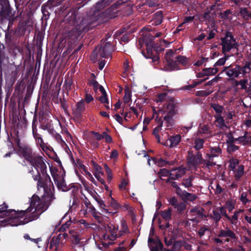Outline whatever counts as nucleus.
<instances>
[{
    "label": "nucleus",
    "mask_w": 251,
    "mask_h": 251,
    "mask_svg": "<svg viewBox=\"0 0 251 251\" xmlns=\"http://www.w3.org/2000/svg\"><path fill=\"white\" fill-rule=\"evenodd\" d=\"M163 19V13L159 11L156 12L154 15L153 19L152 20V25H160Z\"/></svg>",
    "instance_id": "obj_27"
},
{
    "label": "nucleus",
    "mask_w": 251,
    "mask_h": 251,
    "mask_svg": "<svg viewBox=\"0 0 251 251\" xmlns=\"http://www.w3.org/2000/svg\"><path fill=\"white\" fill-rule=\"evenodd\" d=\"M17 213L15 210H8L7 206L5 204L0 205V225L4 226L9 224L14 226L12 223H16V218Z\"/></svg>",
    "instance_id": "obj_7"
},
{
    "label": "nucleus",
    "mask_w": 251,
    "mask_h": 251,
    "mask_svg": "<svg viewBox=\"0 0 251 251\" xmlns=\"http://www.w3.org/2000/svg\"><path fill=\"white\" fill-rule=\"evenodd\" d=\"M203 18L207 21H210L214 19V15L211 16L210 15V13L209 11H208L207 12H205L204 13L203 15Z\"/></svg>",
    "instance_id": "obj_59"
},
{
    "label": "nucleus",
    "mask_w": 251,
    "mask_h": 251,
    "mask_svg": "<svg viewBox=\"0 0 251 251\" xmlns=\"http://www.w3.org/2000/svg\"><path fill=\"white\" fill-rule=\"evenodd\" d=\"M181 136L179 134L173 136H171L168 142H169V146L171 148L176 147L181 141Z\"/></svg>",
    "instance_id": "obj_26"
},
{
    "label": "nucleus",
    "mask_w": 251,
    "mask_h": 251,
    "mask_svg": "<svg viewBox=\"0 0 251 251\" xmlns=\"http://www.w3.org/2000/svg\"><path fill=\"white\" fill-rule=\"evenodd\" d=\"M170 173L167 169H161L159 170L158 173V176L160 177L161 179H163V177H166L168 176H170Z\"/></svg>",
    "instance_id": "obj_43"
},
{
    "label": "nucleus",
    "mask_w": 251,
    "mask_h": 251,
    "mask_svg": "<svg viewBox=\"0 0 251 251\" xmlns=\"http://www.w3.org/2000/svg\"><path fill=\"white\" fill-rule=\"evenodd\" d=\"M62 235L59 234L56 237H53L50 240V248L56 251L60 243Z\"/></svg>",
    "instance_id": "obj_22"
},
{
    "label": "nucleus",
    "mask_w": 251,
    "mask_h": 251,
    "mask_svg": "<svg viewBox=\"0 0 251 251\" xmlns=\"http://www.w3.org/2000/svg\"><path fill=\"white\" fill-rule=\"evenodd\" d=\"M33 179L37 181L38 192H43L41 200L39 198V203L45 211L55 199L52 183L49 176L41 178L39 176H33Z\"/></svg>",
    "instance_id": "obj_2"
},
{
    "label": "nucleus",
    "mask_w": 251,
    "mask_h": 251,
    "mask_svg": "<svg viewBox=\"0 0 251 251\" xmlns=\"http://www.w3.org/2000/svg\"><path fill=\"white\" fill-rule=\"evenodd\" d=\"M149 246H153L154 249L163 250V245L159 240L154 241L152 238H149L148 240Z\"/></svg>",
    "instance_id": "obj_28"
},
{
    "label": "nucleus",
    "mask_w": 251,
    "mask_h": 251,
    "mask_svg": "<svg viewBox=\"0 0 251 251\" xmlns=\"http://www.w3.org/2000/svg\"><path fill=\"white\" fill-rule=\"evenodd\" d=\"M188 154L187 163L189 167H195L197 165L202 163L201 154L199 152L194 155L192 151H188Z\"/></svg>",
    "instance_id": "obj_13"
},
{
    "label": "nucleus",
    "mask_w": 251,
    "mask_h": 251,
    "mask_svg": "<svg viewBox=\"0 0 251 251\" xmlns=\"http://www.w3.org/2000/svg\"><path fill=\"white\" fill-rule=\"evenodd\" d=\"M91 163L93 168V173L94 176L101 183L104 184V180L101 178V176L104 175L101 167L94 161H92Z\"/></svg>",
    "instance_id": "obj_14"
},
{
    "label": "nucleus",
    "mask_w": 251,
    "mask_h": 251,
    "mask_svg": "<svg viewBox=\"0 0 251 251\" xmlns=\"http://www.w3.org/2000/svg\"><path fill=\"white\" fill-rule=\"evenodd\" d=\"M97 201L99 204L100 208L103 209V211L106 213H109L107 209H105V207L106 205L104 202V201L102 200H97Z\"/></svg>",
    "instance_id": "obj_57"
},
{
    "label": "nucleus",
    "mask_w": 251,
    "mask_h": 251,
    "mask_svg": "<svg viewBox=\"0 0 251 251\" xmlns=\"http://www.w3.org/2000/svg\"><path fill=\"white\" fill-rule=\"evenodd\" d=\"M239 161L237 159L231 158L229 160V168L231 171H233L240 166Z\"/></svg>",
    "instance_id": "obj_38"
},
{
    "label": "nucleus",
    "mask_w": 251,
    "mask_h": 251,
    "mask_svg": "<svg viewBox=\"0 0 251 251\" xmlns=\"http://www.w3.org/2000/svg\"><path fill=\"white\" fill-rule=\"evenodd\" d=\"M194 177L192 176H189L188 178L183 179L182 180V184L186 188L190 187L192 186V180Z\"/></svg>",
    "instance_id": "obj_40"
},
{
    "label": "nucleus",
    "mask_w": 251,
    "mask_h": 251,
    "mask_svg": "<svg viewBox=\"0 0 251 251\" xmlns=\"http://www.w3.org/2000/svg\"><path fill=\"white\" fill-rule=\"evenodd\" d=\"M155 120L158 124L157 126L153 129V133L155 136L156 138L159 139L158 132L161 130V127L162 126L163 122L161 120V118L158 119V118H156Z\"/></svg>",
    "instance_id": "obj_36"
},
{
    "label": "nucleus",
    "mask_w": 251,
    "mask_h": 251,
    "mask_svg": "<svg viewBox=\"0 0 251 251\" xmlns=\"http://www.w3.org/2000/svg\"><path fill=\"white\" fill-rule=\"evenodd\" d=\"M131 97V91L128 86H126L125 88V96L124 97V101L125 103H128Z\"/></svg>",
    "instance_id": "obj_35"
},
{
    "label": "nucleus",
    "mask_w": 251,
    "mask_h": 251,
    "mask_svg": "<svg viewBox=\"0 0 251 251\" xmlns=\"http://www.w3.org/2000/svg\"><path fill=\"white\" fill-rule=\"evenodd\" d=\"M221 40L222 51L224 53L226 52L229 51L231 49L236 48L237 47L236 40L230 33H227L226 36L222 38Z\"/></svg>",
    "instance_id": "obj_9"
},
{
    "label": "nucleus",
    "mask_w": 251,
    "mask_h": 251,
    "mask_svg": "<svg viewBox=\"0 0 251 251\" xmlns=\"http://www.w3.org/2000/svg\"><path fill=\"white\" fill-rule=\"evenodd\" d=\"M229 57V55H226V54H225V56L223 58H220L215 63V64L214 65V66L215 67H217V66H223L224 65L226 61L227 60V59Z\"/></svg>",
    "instance_id": "obj_41"
},
{
    "label": "nucleus",
    "mask_w": 251,
    "mask_h": 251,
    "mask_svg": "<svg viewBox=\"0 0 251 251\" xmlns=\"http://www.w3.org/2000/svg\"><path fill=\"white\" fill-rule=\"evenodd\" d=\"M211 106L217 114V115H220V114L223 111L224 109L222 106L216 103H212Z\"/></svg>",
    "instance_id": "obj_42"
},
{
    "label": "nucleus",
    "mask_w": 251,
    "mask_h": 251,
    "mask_svg": "<svg viewBox=\"0 0 251 251\" xmlns=\"http://www.w3.org/2000/svg\"><path fill=\"white\" fill-rule=\"evenodd\" d=\"M100 91L101 93V96L99 97V100L101 102V103L104 104V106L107 109H110V108L112 106V104H109L106 91L102 86H100Z\"/></svg>",
    "instance_id": "obj_20"
},
{
    "label": "nucleus",
    "mask_w": 251,
    "mask_h": 251,
    "mask_svg": "<svg viewBox=\"0 0 251 251\" xmlns=\"http://www.w3.org/2000/svg\"><path fill=\"white\" fill-rule=\"evenodd\" d=\"M235 140L244 146L251 144V136L247 131L245 132L243 136L237 138Z\"/></svg>",
    "instance_id": "obj_21"
},
{
    "label": "nucleus",
    "mask_w": 251,
    "mask_h": 251,
    "mask_svg": "<svg viewBox=\"0 0 251 251\" xmlns=\"http://www.w3.org/2000/svg\"><path fill=\"white\" fill-rule=\"evenodd\" d=\"M218 236L224 240V242H229L230 239H234L235 235L234 232L231 230H221Z\"/></svg>",
    "instance_id": "obj_16"
},
{
    "label": "nucleus",
    "mask_w": 251,
    "mask_h": 251,
    "mask_svg": "<svg viewBox=\"0 0 251 251\" xmlns=\"http://www.w3.org/2000/svg\"><path fill=\"white\" fill-rule=\"evenodd\" d=\"M171 98H169L166 93H162L159 94L158 96L157 99L156 100L157 102H162L163 101L166 100V102H167V100L170 99Z\"/></svg>",
    "instance_id": "obj_46"
},
{
    "label": "nucleus",
    "mask_w": 251,
    "mask_h": 251,
    "mask_svg": "<svg viewBox=\"0 0 251 251\" xmlns=\"http://www.w3.org/2000/svg\"><path fill=\"white\" fill-rule=\"evenodd\" d=\"M233 172L235 180L239 181L244 174V167L243 165H240Z\"/></svg>",
    "instance_id": "obj_23"
},
{
    "label": "nucleus",
    "mask_w": 251,
    "mask_h": 251,
    "mask_svg": "<svg viewBox=\"0 0 251 251\" xmlns=\"http://www.w3.org/2000/svg\"><path fill=\"white\" fill-rule=\"evenodd\" d=\"M124 241L120 243L119 246L118 248L115 249L114 251H127L126 247L124 245Z\"/></svg>",
    "instance_id": "obj_52"
},
{
    "label": "nucleus",
    "mask_w": 251,
    "mask_h": 251,
    "mask_svg": "<svg viewBox=\"0 0 251 251\" xmlns=\"http://www.w3.org/2000/svg\"><path fill=\"white\" fill-rule=\"evenodd\" d=\"M180 196L183 200L189 201H195L198 198V197L195 194L188 193L186 191L182 192Z\"/></svg>",
    "instance_id": "obj_25"
},
{
    "label": "nucleus",
    "mask_w": 251,
    "mask_h": 251,
    "mask_svg": "<svg viewBox=\"0 0 251 251\" xmlns=\"http://www.w3.org/2000/svg\"><path fill=\"white\" fill-rule=\"evenodd\" d=\"M241 74L243 76L246 77L247 74L251 73V62L247 61L242 67L240 66Z\"/></svg>",
    "instance_id": "obj_24"
},
{
    "label": "nucleus",
    "mask_w": 251,
    "mask_h": 251,
    "mask_svg": "<svg viewBox=\"0 0 251 251\" xmlns=\"http://www.w3.org/2000/svg\"><path fill=\"white\" fill-rule=\"evenodd\" d=\"M70 234L71 235V241L73 244L75 245H78L81 240L79 235L73 230H70L69 231Z\"/></svg>",
    "instance_id": "obj_31"
},
{
    "label": "nucleus",
    "mask_w": 251,
    "mask_h": 251,
    "mask_svg": "<svg viewBox=\"0 0 251 251\" xmlns=\"http://www.w3.org/2000/svg\"><path fill=\"white\" fill-rule=\"evenodd\" d=\"M236 138H234V137L232 136L230 133H229L228 134V139L226 141V143L227 145H229L231 144H234L235 141H237L235 140Z\"/></svg>",
    "instance_id": "obj_58"
},
{
    "label": "nucleus",
    "mask_w": 251,
    "mask_h": 251,
    "mask_svg": "<svg viewBox=\"0 0 251 251\" xmlns=\"http://www.w3.org/2000/svg\"><path fill=\"white\" fill-rule=\"evenodd\" d=\"M223 72H225L226 75L231 79L238 78L241 74L240 66L235 65L224 67Z\"/></svg>",
    "instance_id": "obj_11"
},
{
    "label": "nucleus",
    "mask_w": 251,
    "mask_h": 251,
    "mask_svg": "<svg viewBox=\"0 0 251 251\" xmlns=\"http://www.w3.org/2000/svg\"><path fill=\"white\" fill-rule=\"evenodd\" d=\"M204 211L202 208L195 206L187 211L186 218L188 220L198 224L200 222L201 219L204 216Z\"/></svg>",
    "instance_id": "obj_8"
},
{
    "label": "nucleus",
    "mask_w": 251,
    "mask_h": 251,
    "mask_svg": "<svg viewBox=\"0 0 251 251\" xmlns=\"http://www.w3.org/2000/svg\"><path fill=\"white\" fill-rule=\"evenodd\" d=\"M239 149V147L234 144H231L229 145H227V151L228 153H231L232 152H234L237 150H238Z\"/></svg>",
    "instance_id": "obj_50"
},
{
    "label": "nucleus",
    "mask_w": 251,
    "mask_h": 251,
    "mask_svg": "<svg viewBox=\"0 0 251 251\" xmlns=\"http://www.w3.org/2000/svg\"><path fill=\"white\" fill-rule=\"evenodd\" d=\"M127 231V226L126 225V224L124 222H123L122 223L121 225V229L120 230V232H121V235H122L124 233H125Z\"/></svg>",
    "instance_id": "obj_62"
},
{
    "label": "nucleus",
    "mask_w": 251,
    "mask_h": 251,
    "mask_svg": "<svg viewBox=\"0 0 251 251\" xmlns=\"http://www.w3.org/2000/svg\"><path fill=\"white\" fill-rule=\"evenodd\" d=\"M215 122L217 127L220 128H223L224 127H226L225 120L223 117H222L220 115H216L215 116Z\"/></svg>",
    "instance_id": "obj_33"
},
{
    "label": "nucleus",
    "mask_w": 251,
    "mask_h": 251,
    "mask_svg": "<svg viewBox=\"0 0 251 251\" xmlns=\"http://www.w3.org/2000/svg\"><path fill=\"white\" fill-rule=\"evenodd\" d=\"M218 71V69L217 67H215L213 66L212 68H207L203 69L202 70V74L203 75H212L216 74Z\"/></svg>",
    "instance_id": "obj_30"
},
{
    "label": "nucleus",
    "mask_w": 251,
    "mask_h": 251,
    "mask_svg": "<svg viewBox=\"0 0 251 251\" xmlns=\"http://www.w3.org/2000/svg\"><path fill=\"white\" fill-rule=\"evenodd\" d=\"M224 190H225V188H223L219 183H217L216 184V188L215 189V193L216 194H220Z\"/></svg>",
    "instance_id": "obj_56"
},
{
    "label": "nucleus",
    "mask_w": 251,
    "mask_h": 251,
    "mask_svg": "<svg viewBox=\"0 0 251 251\" xmlns=\"http://www.w3.org/2000/svg\"><path fill=\"white\" fill-rule=\"evenodd\" d=\"M161 35V32H157L156 34H155V36H152L150 34H147L145 35V37H144V40L146 41V39L147 38H149L151 41L154 40V39L155 38V37H159L160 35Z\"/></svg>",
    "instance_id": "obj_53"
},
{
    "label": "nucleus",
    "mask_w": 251,
    "mask_h": 251,
    "mask_svg": "<svg viewBox=\"0 0 251 251\" xmlns=\"http://www.w3.org/2000/svg\"><path fill=\"white\" fill-rule=\"evenodd\" d=\"M220 78V77L219 76V75H217L214 78H213L212 80L209 81L208 82H206L205 84V86H211L213 85L214 83H217L219 79Z\"/></svg>",
    "instance_id": "obj_54"
},
{
    "label": "nucleus",
    "mask_w": 251,
    "mask_h": 251,
    "mask_svg": "<svg viewBox=\"0 0 251 251\" xmlns=\"http://www.w3.org/2000/svg\"><path fill=\"white\" fill-rule=\"evenodd\" d=\"M85 109L83 101L81 100L76 103L75 106L73 108V115L77 119L81 118L82 112Z\"/></svg>",
    "instance_id": "obj_15"
},
{
    "label": "nucleus",
    "mask_w": 251,
    "mask_h": 251,
    "mask_svg": "<svg viewBox=\"0 0 251 251\" xmlns=\"http://www.w3.org/2000/svg\"><path fill=\"white\" fill-rule=\"evenodd\" d=\"M177 107L178 104L174 98H170L164 104L163 107L158 110V113L154 109L153 110V117L156 116L157 118L159 115H165L163 118L165 124L168 127L172 126L174 124L173 117L177 114Z\"/></svg>",
    "instance_id": "obj_3"
},
{
    "label": "nucleus",
    "mask_w": 251,
    "mask_h": 251,
    "mask_svg": "<svg viewBox=\"0 0 251 251\" xmlns=\"http://www.w3.org/2000/svg\"><path fill=\"white\" fill-rule=\"evenodd\" d=\"M212 218L216 221V222H218L221 219V216L220 215V211H218L217 208L213 211Z\"/></svg>",
    "instance_id": "obj_45"
},
{
    "label": "nucleus",
    "mask_w": 251,
    "mask_h": 251,
    "mask_svg": "<svg viewBox=\"0 0 251 251\" xmlns=\"http://www.w3.org/2000/svg\"><path fill=\"white\" fill-rule=\"evenodd\" d=\"M232 12L230 10H226L223 12H220L219 17L221 19H224L226 21L231 22L232 20V17L231 16Z\"/></svg>",
    "instance_id": "obj_29"
},
{
    "label": "nucleus",
    "mask_w": 251,
    "mask_h": 251,
    "mask_svg": "<svg viewBox=\"0 0 251 251\" xmlns=\"http://www.w3.org/2000/svg\"><path fill=\"white\" fill-rule=\"evenodd\" d=\"M39 203V197L33 196L31 199L30 206L25 210L17 211L16 223L13 225L18 226L38 219L45 211L44 208Z\"/></svg>",
    "instance_id": "obj_1"
},
{
    "label": "nucleus",
    "mask_w": 251,
    "mask_h": 251,
    "mask_svg": "<svg viewBox=\"0 0 251 251\" xmlns=\"http://www.w3.org/2000/svg\"><path fill=\"white\" fill-rule=\"evenodd\" d=\"M172 212V211L171 208H168L160 212L159 214L161 218L165 220L166 222H167L165 227H164L163 225H161L160 227L164 228H168L169 227L168 221L171 219Z\"/></svg>",
    "instance_id": "obj_19"
},
{
    "label": "nucleus",
    "mask_w": 251,
    "mask_h": 251,
    "mask_svg": "<svg viewBox=\"0 0 251 251\" xmlns=\"http://www.w3.org/2000/svg\"><path fill=\"white\" fill-rule=\"evenodd\" d=\"M210 132L208 126L207 125H201L199 128L198 133L199 134H208Z\"/></svg>",
    "instance_id": "obj_44"
},
{
    "label": "nucleus",
    "mask_w": 251,
    "mask_h": 251,
    "mask_svg": "<svg viewBox=\"0 0 251 251\" xmlns=\"http://www.w3.org/2000/svg\"><path fill=\"white\" fill-rule=\"evenodd\" d=\"M226 207L221 206L217 208V209L220 211V215H223L227 219V216H228V215L226 214Z\"/></svg>",
    "instance_id": "obj_60"
},
{
    "label": "nucleus",
    "mask_w": 251,
    "mask_h": 251,
    "mask_svg": "<svg viewBox=\"0 0 251 251\" xmlns=\"http://www.w3.org/2000/svg\"><path fill=\"white\" fill-rule=\"evenodd\" d=\"M72 83L73 82L71 78H68L65 81L64 87L67 91L71 90Z\"/></svg>",
    "instance_id": "obj_49"
},
{
    "label": "nucleus",
    "mask_w": 251,
    "mask_h": 251,
    "mask_svg": "<svg viewBox=\"0 0 251 251\" xmlns=\"http://www.w3.org/2000/svg\"><path fill=\"white\" fill-rule=\"evenodd\" d=\"M110 205L114 209H117L119 206L118 202L112 197H111Z\"/></svg>",
    "instance_id": "obj_55"
},
{
    "label": "nucleus",
    "mask_w": 251,
    "mask_h": 251,
    "mask_svg": "<svg viewBox=\"0 0 251 251\" xmlns=\"http://www.w3.org/2000/svg\"><path fill=\"white\" fill-rule=\"evenodd\" d=\"M33 136H34V137L35 138V139L38 142V144H40V146L41 147H43L44 146V143L43 140L42 138L41 137V135L37 133L33 132Z\"/></svg>",
    "instance_id": "obj_48"
},
{
    "label": "nucleus",
    "mask_w": 251,
    "mask_h": 251,
    "mask_svg": "<svg viewBox=\"0 0 251 251\" xmlns=\"http://www.w3.org/2000/svg\"><path fill=\"white\" fill-rule=\"evenodd\" d=\"M168 201L172 205L174 206V207H175L178 203L177 199L175 197L170 198L168 199Z\"/></svg>",
    "instance_id": "obj_63"
},
{
    "label": "nucleus",
    "mask_w": 251,
    "mask_h": 251,
    "mask_svg": "<svg viewBox=\"0 0 251 251\" xmlns=\"http://www.w3.org/2000/svg\"><path fill=\"white\" fill-rule=\"evenodd\" d=\"M175 52L172 50H169L165 54L166 64L165 67L168 71L177 69L178 63L185 65L187 63V59L184 56L179 55L174 57Z\"/></svg>",
    "instance_id": "obj_4"
},
{
    "label": "nucleus",
    "mask_w": 251,
    "mask_h": 251,
    "mask_svg": "<svg viewBox=\"0 0 251 251\" xmlns=\"http://www.w3.org/2000/svg\"><path fill=\"white\" fill-rule=\"evenodd\" d=\"M18 146L19 153L28 162L36 155L33 152L31 148L29 146L26 145L20 146L19 143H18Z\"/></svg>",
    "instance_id": "obj_10"
},
{
    "label": "nucleus",
    "mask_w": 251,
    "mask_h": 251,
    "mask_svg": "<svg viewBox=\"0 0 251 251\" xmlns=\"http://www.w3.org/2000/svg\"><path fill=\"white\" fill-rule=\"evenodd\" d=\"M210 153L208 154L209 159L219 156L221 153V150L219 147H210Z\"/></svg>",
    "instance_id": "obj_32"
},
{
    "label": "nucleus",
    "mask_w": 251,
    "mask_h": 251,
    "mask_svg": "<svg viewBox=\"0 0 251 251\" xmlns=\"http://www.w3.org/2000/svg\"><path fill=\"white\" fill-rule=\"evenodd\" d=\"M235 203L234 200H228L225 203V207L229 212H231L234 209Z\"/></svg>",
    "instance_id": "obj_37"
},
{
    "label": "nucleus",
    "mask_w": 251,
    "mask_h": 251,
    "mask_svg": "<svg viewBox=\"0 0 251 251\" xmlns=\"http://www.w3.org/2000/svg\"><path fill=\"white\" fill-rule=\"evenodd\" d=\"M105 232L103 233L100 237L101 245L104 248H107L112 245L117 237L118 227L116 226L110 224L104 226Z\"/></svg>",
    "instance_id": "obj_5"
},
{
    "label": "nucleus",
    "mask_w": 251,
    "mask_h": 251,
    "mask_svg": "<svg viewBox=\"0 0 251 251\" xmlns=\"http://www.w3.org/2000/svg\"><path fill=\"white\" fill-rule=\"evenodd\" d=\"M128 184V182L124 179L119 186V188L121 190H124L126 189V186Z\"/></svg>",
    "instance_id": "obj_61"
},
{
    "label": "nucleus",
    "mask_w": 251,
    "mask_h": 251,
    "mask_svg": "<svg viewBox=\"0 0 251 251\" xmlns=\"http://www.w3.org/2000/svg\"><path fill=\"white\" fill-rule=\"evenodd\" d=\"M244 215V210L243 209H238L234 212L232 216H227V219L232 225H236L238 222V219L242 218Z\"/></svg>",
    "instance_id": "obj_17"
},
{
    "label": "nucleus",
    "mask_w": 251,
    "mask_h": 251,
    "mask_svg": "<svg viewBox=\"0 0 251 251\" xmlns=\"http://www.w3.org/2000/svg\"><path fill=\"white\" fill-rule=\"evenodd\" d=\"M204 140L202 139L197 138L194 141V148L196 150L201 149L203 147Z\"/></svg>",
    "instance_id": "obj_39"
},
{
    "label": "nucleus",
    "mask_w": 251,
    "mask_h": 251,
    "mask_svg": "<svg viewBox=\"0 0 251 251\" xmlns=\"http://www.w3.org/2000/svg\"><path fill=\"white\" fill-rule=\"evenodd\" d=\"M29 163L37 171L35 174L33 170L30 171L33 178L36 176H39L41 178L49 176L46 173L47 166L42 157L36 154Z\"/></svg>",
    "instance_id": "obj_6"
},
{
    "label": "nucleus",
    "mask_w": 251,
    "mask_h": 251,
    "mask_svg": "<svg viewBox=\"0 0 251 251\" xmlns=\"http://www.w3.org/2000/svg\"><path fill=\"white\" fill-rule=\"evenodd\" d=\"M110 46L109 43H107L102 47L96 48L91 56V59L93 60L92 57L93 56L95 57V56L97 57L100 56L102 58L108 57L110 55Z\"/></svg>",
    "instance_id": "obj_12"
},
{
    "label": "nucleus",
    "mask_w": 251,
    "mask_h": 251,
    "mask_svg": "<svg viewBox=\"0 0 251 251\" xmlns=\"http://www.w3.org/2000/svg\"><path fill=\"white\" fill-rule=\"evenodd\" d=\"M175 208H176L177 211H182L185 209L186 204L182 202L177 203Z\"/></svg>",
    "instance_id": "obj_51"
},
{
    "label": "nucleus",
    "mask_w": 251,
    "mask_h": 251,
    "mask_svg": "<svg viewBox=\"0 0 251 251\" xmlns=\"http://www.w3.org/2000/svg\"><path fill=\"white\" fill-rule=\"evenodd\" d=\"M243 77V78L240 80V86H241V89L246 90L247 89L248 79L247 78V77Z\"/></svg>",
    "instance_id": "obj_47"
},
{
    "label": "nucleus",
    "mask_w": 251,
    "mask_h": 251,
    "mask_svg": "<svg viewBox=\"0 0 251 251\" xmlns=\"http://www.w3.org/2000/svg\"><path fill=\"white\" fill-rule=\"evenodd\" d=\"M186 173V168H179L172 170L170 173V178L171 179H177L181 177Z\"/></svg>",
    "instance_id": "obj_18"
},
{
    "label": "nucleus",
    "mask_w": 251,
    "mask_h": 251,
    "mask_svg": "<svg viewBox=\"0 0 251 251\" xmlns=\"http://www.w3.org/2000/svg\"><path fill=\"white\" fill-rule=\"evenodd\" d=\"M179 248V244L178 243H176L173 245L172 249L166 250V251H178Z\"/></svg>",
    "instance_id": "obj_64"
},
{
    "label": "nucleus",
    "mask_w": 251,
    "mask_h": 251,
    "mask_svg": "<svg viewBox=\"0 0 251 251\" xmlns=\"http://www.w3.org/2000/svg\"><path fill=\"white\" fill-rule=\"evenodd\" d=\"M251 200V190H249L248 192L243 193L240 197V200L246 204Z\"/></svg>",
    "instance_id": "obj_34"
}]
</instances>
